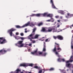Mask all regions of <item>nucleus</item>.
Wrapping results in <instances>:
<instances>
[{"label":"nucleus","mask_w":73,"mask_h":73,"mask_svg":"<svg viewBox=\"0 0 73 73\" xmlns=\"http://www.w3.org/2000/svg\"><path fill=\"white\" fill-rule=\"evenodd\" d=\"M47 32H60L61 31L60 30H58V31L57 30V29L54 27H49L48 29Z\"/></svg>","instance_id":"nucleus-1"},{"label":"nucleus","mask_w":73,"mask_h":73,"mask_svg":"<svg viewBox=\"0 0 73 73\" xmlns=\"http://www.w3.org/2000/svg\"><path fill=\"white\" fill-rule=\"evenodd\" d=\"M23 40L19 41L17 43L15 44V45H16V46H18L19 47V48L23 47L24 44L23 43Z\"/></svg>","instance_id":"nucleus-2"},{"label":"nucleus","mask_w":73,"mask_h":73,"mask_svg":"<svg viewBox=\"0 0 73 73\" xmlns=\"http://www.w3.org/2000/svg\"><path fill=\"white\" fill-rule=\"evenodd\" d=\"M53 38L55 40H56L57 38L58 40H64V37L61 35H58L57 36H53Z\"/></svg>","instance_id":"nucleus-3"},{"label":"nucleus","mask_w":73,"mask_h":73,"mask_svg":"<svg viewBox=\"0 0 73 73\" xmlns=\"http://www.w3.org/2000/svg\"><path fill=\"white\" fill-rule=\"evenodd\" d=\"M30 24L31 23H30V22H29L27 23H26L25 24L22 26V27H21L19 25H16V27L17 28H24V27H25L28 26H29Z\"/></svg>","instance_id":"nucleus-4"},{"label":"nucleus","mask_w":73,"mask_h":73,"mask_svg":"<svg viewBox=\"0 0 73 73\" xmlns=\"http://www.w3.org/2000/svg\"><path fill=\"white\" fill-rule=\"evenodd\" d=\"M5 42H7V40L4 39V37H0V44H3Z\"/></svg>","instance_id":"nucleus-5"},{"label":"nucleus","mask_w":73,"mask_h":73,"mask_svg":"<svg viewBox=\"0 0 73 73\" xmlns=\"http://www.w3.org/2000/svg\"><path fill=\"white\" fill-rule=\"evenodd\" d=\"M16 29H15L13 28H12L10 29V30H9L7 32L8 33H9V34H10V36H13V33H12V32H13V31H16Z\"/></svg>","instance_id":"nucleus-6"},{"label":"nucleus","mask_w":73,"mask_h":73,"mask_svg":"<svg viewBox=\"0 0 73 73\" xmlns=\"http://www.w3.org/2000/svg\"><path fill=\"white\" fill-rule=\"evenodd\" d=\"M52 50L53 52H55V53L56 54V55H57L58 57H61V55H59V54H59L58 53V52L56 51V46H55L54 48Z\"/></svg>","instance_id":"nucleus-7"},{"label":"nucleus","mask_w":73,"mask_h":73,"mask_svg":"<svg viewBox=\"0 0 73 73\" xmlns=\"http://www.w3.org/2000/svg\"><path fill=\"white\" fill-rule=\"evenodd\" d=\"M55 45H57L56 46L57 48V50H59L57 52H60V51H61V50H62V49L60 47V45L59 44L57 43L56 42L55 43Z\"/></svg>","instance_id":"nucleus-8"},{"label":"nucleus","mask_w":73,"mask_h":73,"mask_svg":"<svg viewBox=\"0 0 73 73\" xmlns=\"http://www.w3.org/2000/svg\"><path fill=\"white\" fill-rule=\"evenodd\" d=\"M8 51V50H6L4 48H3L1 50H0V53L2 54H5V53H7Z\"/></svg>","instance_id":"nucleus-9"},{"label":"nucleus","mask_w":73,"mask_h":73,"mask_svg":"<svg viewBox=\"0 0 73 73\" xmlns=\"http://www.w3.org/2000/svg\"><path fill=\"white\" fill-rule=\"evenodd\" d=\"M67 16H66V18H70V17H73V15L72 14L70 13H68L67 14Z\"/></svg>","instance_id":"nucleus-10"},{"label":"nucleus","mask_w":73,"mask_h":73,"mask_svg":"<svg viewBox=\"0 0 73 73\" xmlns=\"http://www.w3.org/2000/svg\"><path fill=\"white\" fill-rule=\"evenodd\" d=\"M73 55H72L70 58V60L69 61H67L66 62V64H67L68 63H69L70 62H73V60H72V59H73Z\"/></svg>","instance_id":"nucleus-11"},{"label":"nucleus","mask_w":73,"mask_h":73,"mask_svg":"<svg viewBox=\"0 0 73 73\" xmlns=\"http://www.w3.org/2000/svg\"><path fill=\"white\" fill-rule=\"evenodd\" d=\"M46 44L45 42H44V47L43 49V52H45L46 51Z\"/></svg>","instance_id":"nucleus-12"},{"label":"nucleus","mask_w":73,"mask_h":73,"mask_svg":"<svg viewBox=\"0 0 73 73\" xmlns=\"http://www.w3.org/2000/svg\"><path fill=\"white\" fill-rule=\"evenodd\" d=\"M36 30V28H35L33 29V31L32 33L31 34L33 36V35H35V32Z\"/></svg>","instance_id":"nucleus-13"},{"label":"nucleus","mask_w":73,"mask_h":73,"mask_svg":"<svg viewBox=\"0 0 73 73\" xmlns=\"http://www.w3.org/2000/svg\"><path fill=\"white\" fill-rule=\"evenodd\" d=\"M38 49L37 48L36 49V50H34L33 52H31V53L32 54H37V50Z\"/></svg>","instance_id":"nucleus-14"},{"label":"nucleus","mask_w":73,"mask_h":73,"mask_svg":"<svg viewBox=\"0 0 73 73\" xmlns=\"http://www.w3.org/2000/svg\"><path fill=\"white\" fill-rule=\"evenodd\" d=\"M20 66H23V67H27V66H28V65L27 64H21L20 65Z\"/></svg>","instance_id":"nucleus-15"},{"label":"nucleus","mask_w":73,"mask_h":73,"mask_svg":"<svg viewBox=\"0 0 73 73\" xmlns=\"http://www.w3.org/2000/svg\"><path fill=\"white\" fill-rule=\"evenodd\" d=\"M45 69H42L40 70L38 73H44V72H45Z\"/></svg>","instance_id":"nucleus-16"},{"label":"nucleus","mask_w":73,"mask_h":73,"mask_svg":"<svg viewBox=\"0 0 73 73\" xmlns=\"http://www.w3.org/2000/svg\"><path fill=\"white\" fill-rule=\"evenodd\" d=\"M28 38H32V39H33L34 38L33 37V35H32L31 34L28 36Z\"/></svg>","instance_id":"nucleus-17"},{"label":"nucleus","mask_w":73,"mask_h":73,"mask_svg":"<svg viewBox=\"0 0 73 73\" xmlns=\"http://www.w3.org/2000/svg\"><path fill=\"white\" fill-rule=\"evenodd\" d=\"M43 25V22H40L38 24V27H40Z\"/></svg>","instance_id":"nucleus-18"},{"label":"nucleus","mask_w":73,"mask_h":73,"mask_svg":"<svg viewBox=\"0 0 73 73\" xmlns=\"http://www.w3.org/2000/svg\"><path fill=\"white\" fill-rule=\"evenodd\" d=\"M14 37L15 38V39H17V40H19L20 39V37L19 36H15Z\"/></svg>","instance_id":"nucleus-19"},{"label":"nucleus","mask_w":73,"mask_h":73,"mask_svg":"<svg viewBox=\"0 0 73 73\" xmlns=\"http://www.w3.org/2000/svg\"><path fill=\"white\" fill-rule=\"evenodd\" d=\"M73 40H71V49H73Z\"/></svg>","instance_id":"nucleus-20"},{"label":"nucleus","mask_w":73,"mask_h":73,"mask_svg":"<svg viewBox=\"0 0 73 73\" xmlns=\"http://www.w3.org/2000/svg\"><path fill=\"white\" fill-rule=\"evenodd\" d=\"M47 17H50L52 18V15L50 14H47Z\"/></svg>","instance_id":"nucleus-21"},{"label":"nucleus","mask_w":73,"mask_h":73,"mask_svg":"<svg viewBox=\"0 0 73 73\" xmlns=\"http://www.w3.org/2000/svg\"><path fill=\"white\" fill-rule=\"evenodd\" d=\"M41 15V14L40 13L37 14H35V16H37V17H39V16H40Z\"/></svg>","instance_id":"nucleus-22"},{"label":"nucleus","mask_w":73,"mask_h":73,"mask_svg":"<svg viewBox=\"0 0 73 73\" xmlns=\"http://www.w3.org/2000/svg\"><path fill=\"white\" fill-rule=\"evenodd\" d=\"M57 61L59 62H61V61H62V58H59L58 59Z\"/></svg>","instance_id":"nucleus-23"},{"label":"nucleus","mask_w":73,"mask_h":73,"mask_svg":"<svg viewBox=\"0 0 73 73\" xmlns=\"http://www.w3.org/2000/svg\"><path fill=\"white\" fill-rule=\"evenodd\" d=\"M27 66H31V67H32L33 66V64H27Z\"/></svg>","instance_id":"nucleus-24"},{"label":"nucleus","mask_w":73,"mask_h":73,"mask_svg":"<svg viewBox=\"0 0 73 73\" xmlns=\"http://www.w3.org/2000/svg\"><path fill=\"white\" fill-rule=\"evenodd\" d=\"M47 54L46 52H44L43 53H42V56H46V55Z\"/></svg>","instance_id":"nucleus-25"},{"label":"nucleus","mask_w":73,"mask_h":73,"mask_svg":"<svg viewBox=\"0 0 73 73\" xmlns=\"http://www.w3.org/2000/svg\"><path fill=\"white\" fill-rule=\"evenodd\" d=\"M34 68H35V69H40V68L37 66H36L34 67Z\"/></svg>","instance_id":"nucleus-26"},{"label":"nucleus","mask_w":73,"mask_h":73,"mask_svg":"<svg viewBox=\"0 0 73 73\" xmlns=\"http://www.w3.org/2000/svg\"><path fill=\"white\" fill-rule=\"evenodd\" d=\"M48 15L47 13H44V14H42V15L43 16H47V15Z\"/></svg>","instance_id":"nucleus-27"},{"label":"nucleus","mask_w":73,"mask_h":73,"mask_svg":"<svg viewBox=\"0 0 73 73\" xmlns=\"http://www.w3.org/2000/svg\"><path fill=\"white\" fill-rule=\"evenodd\" d=\"M41 31L42 32H45V31H46V29H45V28H43L41 30Z\"/></svg>","instance_id":"nucleus-28"},{"label":"nucleus","mask_w":73,"mask_h":73,"mask_svg":"<svg viewBox=\"0 0 73 73\" xmlns=\"http://www.w3.org/2000/svg\"><path fill=\"white\" fill-rule=\"evenodd\" d=\"M39 35H36L35 36V38H37L38 37Z\"/></svg>","instance_id":"nucleus-29"},{"label":"nucleus","mask_w":73,"mask_h":73,"mask_svg":"<svg viewBox=\"0 0 73 73\" xmlns=\"http://www.w3.org/2000/svg\"><path fill=\"white\" fill-rule=\"evenodd\" d=\"M54 70V68H50V69H49V70L50 71H52V70Z\"/></svg>","instance_id":"nucleus-30"},{"label":"nucleus","mask_w":73,"mask_h":73,"mask_svg":"<svg viewBox=\"0 0 73 73\" xmlns=\"http://www.w3.org/2000/svg\"><path fill=\"white\" fill-rule=\"evenodd\" d=\"M38 53L39 55H42V52H38Z\"/></svg>","instance_id":"nucleus-31"},{"label":"nucleus","mask_w":73,"mask_h":73,"mask_svg":"<svg viewBox=\"0 0 73 73\" xmlns=\"http://www.w3.org/2000/svg\"><path fill=\"white\" fill-rule=\"evenodd\" d=\"M70 63L66 64V66L67 67H69V66H70Z\"/></svg>","instance_id":"nucleus-32"},{"label":"nucleus","mask_w":73,"mask_h":73,"mask_svg":"<svg viewBox=\"0 0 73 73\" xmlns=\"http://www.w3.org/2000/svg\"><path fill=\"white\" fill-rule=\"evenodd\" d=\"M52 7L53 8H56V7L55 6H54V3L52 4Z\"/></svg>","instance_id":"nucleus-33"},{"label":"nucleus","mask_w":73,"mask_h":73,"mask_svg":"<svg viewBox=\"0 0 73 73\" xmlns=\"http://www.w3.org/2000/svg\"><path fill=\"white\" fill-rule=\"evenodd\" d=\"M50 20H51V22H53L54 21V19H53V18H51L50 19Z\"/></svg>","instance_id":"nucleus-34"},{"label":"nucleus","mask_w":73,"mask_h":73,"mask_svg":"<svg viewBox=\"0 0 73 73\" xmlns=\"http://www.w3.org/2000/svg\"><path fill=\"white\" fill-rule=\"evenodd\" d=\"M35 25V24L33 23H31L30 24L31 27H33Z\"/></svg>","instance_id":"nucleus-35"},{"label":"nucleus","mask_w":73,"mask_h":73,"mask_svg":"<svg viewBox=\"0 0 73 73\" xmlns=\"http://www.w3.org/2000/svg\"><path fill=\"white\" fill-rule=\"evenodd\" d=\"M20 39H21V40H24V39H25V38L20 37Z\"/></svg>","instance_id":"nucleus-36"},{"label":"nucleus","mask_w":73,"mask_h":73,"mask_svg":"<svg viewBox=\"0 0 73 73\" xmlns=\"http://www.w3.org/2000/svg\"><path fill=\"white\" fill-rule=\"evenodd\" d=\"M48 39H46V40H45V42H49V41H50V40H48Z\"/></svg>","instance_id":"nucleus-37"},{"label":"nucleus","mask_w":73,"mask_h":73,"mask_svg":"<svg viewBox=\"0 0 73 73\" xmlns=\"http://www.w3.org/2000/svg\"><path fill=\"white\" fill-rule=\"evenodd\" d=\"M30 16L33 17V16H36V14H33L32 15H31Z\"/></svg>","instance_id":"nucleus-38"},{"label":"nucleus","mask_w":73,"mask_h":73,"mask_svg":"<svg viewBox=\"0 0 73 73\" xmlns=\"http://www.w3.org/2000/svg\"><path fill=\"white\" fill-rule=\"evenodd\" d=\"M20 35L21 36H24V33H22L20 34Z\"/></svg>","instance_id":"nucleus-39"},{"label":"nucleus","mask_w":73,"mask_h":73,"mask_svg":"<svg viewBox=\"0 0 73 73\" xmlns=\"http://www.w3.org/2000/svg\"><path fill=\"white\" fill-rule=\"evenodd\" d=\"M63 21H64V22H66V21H68V20L64 19L63 20Z\"/></svg>","instance_id":"nucleus-40"},{"label":"nucleus","mask_w":73,"mask_h":73,"mask_svg":"<svg viewBox=\"0 0 73 73\" xmlns=\"http://www.w3.org/2000/svg\"><path fill=\"white\" fill-rule=\"evenodd\" d=\"M50 3H52V4L53 3V0H50Z\"/></svg>","instance_id":"nucleus-41"},{"label":"nucleus","mask_w":73,"mask_h":73,"mask_svg":"<svg viewBox=\"0 0 73 73\" xmlns=\"http://www.w3.org/2000/svg\"><path fill=\"white\" fill-rule=\"evenodd\" d=\"M60 13L62 15H64V12L63 11H62L60 12Z\"/></svg>","instance_id":"nucleus-42"},{"label":"nucleus","mask_w":73,"mask_h":73,"mask_svg":"<svg viewBox=\"0 0 73 73\" xmlns=\"http://www.w3.org/2000/svg\"><path fill=\"white\" fill-rule=\"evenodd\" d=\"M55 17L56 19H58V18H59V16H55Z\"/></svg>","instance_id":"nucleus-43"},{"label":"nucleus","mask_w":73,"mask_h":73,"mask_svg":"<svg viewBox=\"0 0 73 73\" xmlns=\"http://www.w3.org/2000/svg\"><path fill=\"white\" fill-rule=\"evenodd\" d=\"M62 61L63 62H65V59H62Z\"/></svg>","instance_id":"nucleus-44"},{"label":"nucleus","mask_w":73,"mask_h":73,"mask_svg":"<svg viewBox=\"0 0 73 73\" xmlns=\"http://www.w3.org/2000/svg\"><path fill=\"white\" fill-rule=\"evenodd\" d=\"M28 45L30 46H32V44H31V43L29 44Z\"/></svg>","instance_id":"nucleus-45"},{"label":"nucleus","mask_w":73,"mask_h":73,"mask_svg":"<svg viewBox=\"0 0 73 73\" xmlns=\"http://www.w3.org/2000/svg\"><path fill=\"white\" fill-rule=\"evenodd\" d=\"M32 42H33V44H34V43H35V42H36V41H35L34 40Z\"/></svg>","instance_id":"nucleus-46"},{"label":"nucleus","mask_w":73,"mask_h":73,"mask_svg":"<svg viewBox=\"0 0 73 73\" xmlns=\"http://www.w3.org/2000/svg\"><path fill=\"white\" fill-rule=\"evenodd\" d=\"M61 21V20H58L57 21L58 23H60V21Z\"/></svg>","instance_id":"nucleus-47"},{"label":"nucleus","mask_w":73,"mask_h":73,"mask_svg":"<svg viewBox=\"0 0 73 73\" xmlns=\"http://www.w3.org/2000/svg\"><path fill=\"white\" fill-rule=\"evenodd\" d=\"M19 33H16V35H19Z\"/></svg>","instance_id":"nucleus-48"},{"label":"nucleus","mask_w":73,"mask_h":73,"mask_svg":"<svg viewBox=\"0 0 73 73\" xmlns=\"http://www.w3.org/2000/svg\"><path fill=\"white\" fill-rule=\"evenodd\" d=\"M60 25H58L57 27V28H58V27H60Z\"/></svg>","instance_id":"nucleus-49"},{"label":"nucleus","mask_w":73,"mask_h":73,"mask_svg":"<svg viewBox=\"0 0 73 73\" xmlns=\"http://www.w3.org/2000/svg\"><path fill=\"white\" fill-rule=\"evenodd\" d=\"M25 73H32V72H27Z\"/></svg>","instance_id":"nucleus-50"},{"label":"nucleus","mask_w":73,"mask_h":73,"mask_svg":"<svg viewBox=\"0 0 73 73\" xmlns=\"http://www.w3.org/2000/svg\"><path fill=\"white\" fill-rule=\"evenodd\" d=\"M71 27H73V24L70 26L71 28Z\"/></svg>","instance_id":"nucleus-51"},{"label":"nucleus","mask_w":73,"mask_h":73,"mask_svg":"<svg viewBox=\"0 0 73 73\" xmlns=\"http://www.w3.org/2000/svg\"><path fill=\"white\" fill-rule=\"evenodd\" d=\"M29 39H30V41H32V38H28Z\"/></svg>","instance_id":"nucleus-52"},{"label":"nucleus","mask_w":73,"mask_h":73,"mask_svg":"<svg viewBox=\"0 0 73 73\" xmlns=\"http://www.w3.org/2000/svg\"><path fill=\"white\" fill-rule=\"evenodd\" d=\"M51 20H47V21H50Z\"/></svg>","instance_id":"nucleus-53"},{"label":"nucleus","mask_w":73,"mask_h":73,"mask_svg":"<svg viewBox=\"0 0 73 73\" xmlns=\"http://www.w3.org/2000/svg\"><path fill=\"white\" fill-rule=\"evenodd\" d=\"M60 18H61V19H62V16L60 17Z\"/></svg>","instance_id":"nucleus-54"},{"label":"nucleus","mask_w":73,"mask_h":73,"mask_svg":"<svg viewBox=\"0 0 73 73\" xmlns=\"http://www.w3.org/2000/svg\"><path fill=\"white\" fill-rule=\"evenodd\" d=\"M25 33H27V31H25Z\"/></svg>","instance_id":"nucleus-55"},{"label":"nucleus","mask_w":73,"mask_h":73,"mask_svg":"<svg viewBox=\"0 0 73 73\" xmlns=\"http://www.w3.org/2000/svg\"><path fill=\"white\" fill-rule=\"evenodd\" d=\"M20 73H23V72H20Z\"/></svg>","instance_id":"nucleus-56"},{"label":"nucleus","mask_w":73,"mask_h":73,"mask_svg":"<svg viewBox=\"0 0 73 73\" xmlns=\"http://www.w3.org/2000/svg\"><path fill=\"white\" fill-rule=\"evenodd\" d=\"M72 33H73V30H72Z\"/></svg>","instance_id":"nucleus-57"},{"label":"nucleus","mask_w":73,"mask_h":73,"mask_svg":"<svg viewBox=\"0 0 73 73\" xmlns=\"http://www.w3.org/2000/svg\"><path fill=\"white\" fill-rule=\"evenodd\" d=\"M26 45H28V44H26Z\"/></svg>","instance_id":"nucleus-58"},{"label":"nucleus","mask_w":73,"mask_h":73,"mask_svg":"<svg viewBox=\"0 0 73 73\" xmlns=\"http://www.w3.org/2000/svg\"><path fill=\"white\" fill-rule=\"evenodd\" d=\"M44 40H43L42 41H44Z\"/></svg>","instance_id":"nucleus-59"},{"label":"nucleus","mask_w":73,"mask_h":73,"mask_svg":"<svg viewBox=\"0 0 73 73\" xmlns=\"http://www.w3.org/2000/svg\"><path fill=\"white\" fill-rule=\"evenodd\" d=\"M42 38H44V37H43Z\"/></svg>","instance_id":"nucleus-60"},{"label":"nucleus","mask_w":73,"mask_h":73,"mask_svg":"<svg viewBox=\"0 0 73 73\" xmlns=\"http://www.w3.org/2000/svg\"><path fill=\"white\" fill-rule=\"evenodd\" d=\"M13 72H11V73H13Z\"/></svg>","instance_id":"nucleus-61"}]
</instances>
